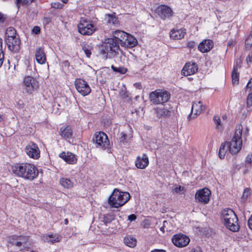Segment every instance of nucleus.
<instances>
[{"mask_svg": "<svg viewBox=\"0 0 252 252\" xmlns=\"http://www.w3.org/2000/svg\"><path fill=\"white\" fill-rule=\"evenodd\" d=\"M13 173L17 176L26 179L32 180L38 175L37 168L33 164L25 163H16L12 166Z\"/></svg>", "mask_w": 252, "mask_h": 252, "instance_id": "nucleus-1", "label": "nucleus"}, {"mask_svg": "<svg viewBox=\"0 0 252 252\" xmlns=\"http://www.w3.org/2000/svg\"><path fill=\"white\" fill-rule=\"evenodd\" d=\"M243 126L241 124L236 126L234 135L230 142H225L229 152L232 155L237 154L241 149L242 146V134Z\"/></svg>", "mask_w": 252, "mask_h": 252, "instance_id": "nucleus-2", "label": "nucleus"}, {"mask_svg": "<svg viewBox=\"0 0 252 252\" xmlns=\"http://www.w3.org/2000/svg\"><path fill=\"white\" fill-rule=\"evenodd\" d=\"M129 198L130 194L128 192L120 191L115 189L108 198V203L112 207L119 208L125 205Z\"/></svg>", "mask_w": 252, "mask_h": 252, "instance_id": "nucleus-3", "label": "nucleus"}, {"mask_svg": "<svg viewBox=\"0 0 252 252\" xmlns=\"http://www.w3.org/2000/svg\"><path fill=\"white\" fill-rule=\"evenodd\" d=\"M221 216L224 221V224L227 228L233 232L239 230L238 220L236 215L232 210L230 209H224L221 213Z\"/></svg>", "mask_w": 252, "mask_h": 252, "instance_id": "nucleus-4", "label": "nucleus"}, {"mask_svg": "<svg viewBox=\"0 0 252 252\" xmlns=\"http://www.w3.org/2000/svg\"><path fill=\"white\" fill-rule=\"evenodd\" d=\"M120 44L115 38H109L105 39L101 46L100 53L104 56V58H108V54L110 53L115 56L118 54L120 50Z\"/></svg>", "mask_w": 252, "mask_h": 252, "instance_id": "nucleus-5", "label": "nucleus"}, {"mask_svg": "<svg viewBox=\"0 0 252 252\" xmlns=\"http://www.w3.org/2000/svg\"><path fill=\"white\" fill-rule=\"evenodd\" d=\"M170 97V94L167 91L157 89L149 95L150 101L155 104H164Z\"/></svg>", "mask_w": 252, "mask_h": 252, "instance_id": "nucleus-6", "label": "nucleus"}, {"mask_svg": "<svg viewBox=\"0 0 252 252\" xmlns=\"http://www.w3.org/2000/svg\"><path fill=\"white\" fill-rule=\"evenodd\" d=\"M29 239V237L26 236L13 235L9 237L8 242L21 250L28 247Z\"/></svg>", "mask_w": 252, "mask_h": 252, "instance_id": "nucleus-7", "label": "nucleus"}, {"mask_svg": "<svg viewBox=\"0 0 252 252\" xmlns=\"http://www.w3.org/2000/svg\"><path fill=\"white\" fill-rule=\"evenodd\" d=\"M93 141L96 147L104 150L109 147V141L107 135L103 132H95Z\"/></svg>", "mask_w": 252, "mask_h": 252, "instance_id": "nucleus-8", "label": "nucleus"}, {"mask_svg": "<svg viewBox=\"0 0 252 252\" xmlns=\"http://www.w3.org/2000/svg\"><path fill=\"white\" fill-rule=\"evenodd\" d=\"M78 30L79 33L84 35H90L95 31L94 25L84 19H81L78 25Z\"/></svg>", "mask_w": 252, "mask_h": 252, "instance_id": "nucleus-9", "label": "nucleus"}, {"mask_svg": "<svg viewBox=\"0 0 252 252\" xmlns=\"http://www.w3.org/2000/svg\"><path fill=\"white\" fill-rule=\"evenodd\" d=\"M74 84L78 92L82 95H87L91 93V89L85 80L80 78L76 79Z\"/></svg>", "mask_w": 252, "mask_h": 252, "instance_id": "nucleus-10", "label": "nucleus"}, {"mask_svg": "<svg viewBox=\"0 0 252 252\" xmlns=\"http://www.w3.org/2000/svg\"><path fill=\"white\" fill-rule=\"evenodd\" d=\"M25 89L29 93H32L39 87L38 82L33 77L26 76L24 80Z\"/></svg>", "mask_w": 252, "mask_h": 252, "instance_id": "nucleus-11", "label": "nucleus"}, {"mask_svg": "<svg viewBox=\"0 0 252 252\" xmlns=\"http://www.w3.org/2000/svg\"><path fill=\"white\" fill-rule=\"evenodd\" d=\"M172 241L176 247L182 248L187 246L189 244L190 239L187 236L179 233L173 235Z\"/></svg>", "mask_w": 252, "mask_h": 252, "instance_id": "nucleus-12", "label": "nucleus"}, {"mask_svg": "<svg viewBox=\"0 0 252 252\" xmlns=\"http://www.w3.org/2000/svg\"><path fill=\"white\" fill-rule=\"evenodd\" d=\"M211 191L207 188H203L196 191L195 198L198 202L207 204L210 200Z\"/></svg>", "mask_w": 252, "mask_h": 252, "instance_id": "nucleus-13", "label": "nucleus"}, {"mask_svg": "<svg viewBox=\"0 0 252 252\" xmlns=\"http://www.w3.org/2000/svg\"><path fill=\"white\" fill-rule=\"evenodd\" d=\"M26 154L31 158L37 159L40 157V151L36 144L30 142L25 148Z\"/></svg>", "mask_w": 252, "mask_h": 252, "instance_id": "nucleus-14", "label": "nucleus"}, {"mask_svg": "<svg viewBox=\"0 0 252 252\" xmlns=\"http://www.w3.org/2000/svg\"><path fill=\"white\" fill-rule=\"evenodd\" d=\"M205 106L202 104L201 101H199L197 102H193L192 104L191 112L189 115L188 119L189 120L195 119L198 115L205 111Z\"/></svg>", "mask_w": 252, "mask_h": 252, "instance_id": "nucleus-15", "label": "nucleus"}, {"mask_svg": "<svg viewBox=\"0 0 252 252\" xmlns=\"http://www.w3.org/2000/svg\"><path fill=\"white\" fill-rule=\"evenodd\" d=\"M170 108L167 107L166 104H160L158 107L154 108L155 113L157 117L159 118H165L169 117L171 114Z\"/></svg>", "mask_w": 252, "mask_h": 252, "instance_id": "nucleus-16", "label": "nucleus"}, {"mask_svg": "<svg viewBox=\"0 0 252 252\" xmlns=\"http://www.w3.org/2000/svg\"><path fill=\"white\" fill-rule=\"evenodd\" d=\"M198 70L197 64L195 63L189 62L185 64L182 70V74L187 76L195 73Z\"/></svg>", "mask_w": 252, "mask_h": 252, "instance_id": "nucleus-17", "label": "nucleus"}, {"mask_svg": "<svg viewBox=\"0 0 252 252\" xmlns=\"http://www.w3.org/2000/svg\"><path fill=\"white\" fill-rule=\"evenodd\" d=\"M5 43L8 49L13 52H18L21 48V40L19 37H15L12 40H6Z\"/></svg>", "mask_w": 252, "mask_h": 252, "instance_id": "nucleus-18", "label": "nucleus"}, {"mask_svg": "<svg viewBox=\"0 0 252 252\" xmlns=\"http://www.w3.org/2000/svg\"><path fill=\"white\" fill-rule=\"evenodd\" d=\"M186 34V30L185 28L180 29H173L170 32V37L173 40H179L183 38Z\"/></svg>", "mask_w": 252, "mask_h": 252, "instance_id": "nucleus-19", "label": "nucleus"}, {"mask_svg": "<svg viewBox=\"0 0 252 252\" xmlns=\"http://www.w3.org/2000/svg\"><path fill=\"white\" fill-rule=\"evenodd\" d=\"M137 43V39L134 36L127 33V36L122 40L121 46L130 48L135 46Z\"/></svg>", "mask_w": 252, "mask_h": 252, "instance_id": "nucleus-20", "label": "nucleus"}, {"mask_svg": "<svg viewBox=\"0 0 252 252\" xmlns=\"http://www.w3.org/2000/svg\"><path fill=\"white\" fill-rule=\"evenodd\" d=\"M158 12L159 16L163 19L170 17L172 15L171 9L165 5H162L158 8Z\"/></svg>", "mask_w": 252, "mask_h": 252, "instance_id": "nucleus-21", "label": "nucleus"}, {"mask_svg": "<svg viewBox=\"0 0 252 252\" xmlns=\"http://www.w3.org/2000/svg\"><path fill=\"white\" fill-rule=\"evenodd\" d=\"M149 164V159L147 156L143 154L141 157L138 156L135 160V165L139 169H145Z\"/></svg>", "mask_w": 252, "mask_h": 252, "instance_id": "nucleus-22", "label": "nucleus"}, {"mask_svg": "<svg viewBox=\"0 0 252 252\" xmlns=\"http://www.w3.org/2000/svg\"><path fill=\"white\" fill-rule=\"evenodd\" d=\"M213 46L214 43L212 40L205 39L199 44L198 48L202 53H206L210 51Z\"/></svg>", "mask_w": 252, "mask_h": 252, "instance_id": "nucleus-23", "label": "nucleus"}, {"mask_svg": "<svg viewBox=\"0 0 252 252\" xmlns=\"http://www.w3.org/2000/svg\"><path fill=\"white\" fill-rule=\"evenodd\" d=\"M59 157L69 164H74L77 162L76 156L72 153L63 152L59 155Z\"/></svg>", "mask_w": 252, "mask_h": 252, "instance_id": "nucleus-24", "label": "nucleus"}, {"mask_svg": "<svg viewBox=\"0 0 252 252\" xmlns=\"http://www.w3.org/2000/svg\"><path fill=\"white\" fill-rule=\"evenodd\" d=\"M35 58L36 61L40 64H44L46 61V58L45 53L43 48L39 47L36 49Z\"/></svg>", "mask_w": 252, "mask_h": 252, "instance_id": "nucleus-25", "label": "nucleus"}, {"mask_svg": "<svg viewBox=\"0 0 252 252\" xmlns=\"http://www.w3.org/2000/svg\"><path fill=\"white\" fill-rule=\"evenodd\" d=\"M16 30L11 27L8 28L5 31L4 40H12L15 37H19Z\"/></svg>", "mask_w": 252, "mask_h": 252, "instance_id": "nucleus-26", "label": "nucleus"}, {"mask_svg": "<svg viewBox=\"0 0 252 252\" xmlns=\"http://www.w3.org/2000/svg\"><path fill=\"white\" fill-rule=\"evenodd\" d=\"M113 38H115L119 44L122 45V40H124L126 36H127V33L121 30H116L113 32Z\"/></svg>", "mask_w": 252, "mask_h": 252, "instance_id": "nucleus-27", "label": "nucleus"}, {"mask_svg": "<svg viewBox=\"0 0 252 252\" xmlns=\"http://www.w3.org/2000/svg\"><path fill=\"white\" fill-rule=\"evenodd\" d=\"M60 135L64 138H70L72 137V131L69 126L62 127L60 128Z\"/></svg>", "mask_w": 252, "mask_h": 252, "instance_id": "nucleus-28", "label": "nucleus"}, {"mask_svg": "<svg viewBox=\"0 0 252 252\" xmlns=\"http://www.w3.org/2000/svg\"><path fill=\"white\" fill-rule=\"evenodd\" d=\"M240 68V65L238 66V62H237L236 64L233 67L231 74L232 82L233 84H238L239 83V73L238 72V70Z\"/></svg>", "mask_w": 252, "mask_h": 252, "instance_id": "nucleus-29", "label": "nucleus"}, {"mask_svg": "<svg viewBox=\"0 0 252 252\" xmlns=\"http://www.w3.org/2000/svg\"><path fill=\"white\" fill-rule=\"evenodd\" d=\"M43 238L45 241L53 244L60 242L61 240L62 236L57 234H51L46 235Z\"/></svg>", "mask_w": 252, "mask_h": 252, "instance_id": "nucleus-30", "label": "nucleus"}, {"mask_svg": "<svg viewBox=\"0 0 252 252\" xmlns=\"http://www.w3.org/2000/svg\"><path fill=\"white\" fill-rule=\"evenodd\" d=\"M105 19L107 23L109 24L110 26H116L119 24V20L115 15V13L113 14H106Z\"/></svg>", "mask_w": 252, "mask_h": 252, "instance_id": "nucleus-31", "label": "nucleus"}, {"mask_svg": "<svg viewBox=\"0 0 252 252\" xmlns=\"http://www.w3.org/2000/svg\"><path fill=\"white\" fill-rule=\"evenodd\" d=\"M60 185L64 188L69 189L73 187V182L70 179L61 178L60 180Z\"/></svg>", "mask_w": 252, "mask_h": 252, "instance_id": "nucleus-32", "label": "nucleus"}, {"mask_svg": "<svg viewBox=\"0 0 252 252\" xmlns=\"http://www.w3.org/2000/svg\"><path fill=\"white\" fill-rule=\"evenodd\" d=\"M124 241L126 246L130 248H134L136 245V240L131 236L126 237Z\"/></svg>", "mask_w": 252, "mask_h": 252, "instance_id": "nucleus-33", "label": "nucleus"}, {"mask_svg": "<svg viewBox=\"0 0 252 252\" xmlns=\"http://www.w3.org/2000/svg\"><path fill=\"white\" fill-rule=\"evenodd\" d=\"M213 121L216 126V128L219 130H222L223 126L220 117L218 115H215L213 117Z\"/></svg>", "mask_w": 252, "mask_h": 252, "instance_id": "nucleus-34", "label": "nucleus"}, {"mask_svg": "<svg viewBox=\"0 0 252 252\" xmlns=\"http://www.w3.org/2000/svg\"><path fill=\"white\" fill-rule=\"evenodd\" d=\"M227 149L225 143L221 144L219 152V156L220 159L224 158Z\"/></svg>", "mask_w": 252, "mask_h": 252, "instance_id": "nucleus-35", "label": "nucleus"}, {"mask_svg": "<svg viewBox=\"0 0 252 252\" xmlns=\"http://www.w3.org/2000/svg\"><path fill=\"white\" fill-rule=\"evenodd\" d=\"M82 50L85 52L86 56L90 58L92 53L91 50L93 49V46L91 44H84L82 46Z\"/></svg>", "mask_w": 252, "mask_h": 252, "instance_id": "nucleus-36", "label": "nucleus"}, {"mask_svg": "<svg viewBox=\"0 0 252 252\" xmlns=\"http://www.w3.org/2000/svg\"><path fill=\"white\" fill-rule=\"evenodd\" d=\"M111 67L114 72H117L120 74H125L127 72V69L124 67H117L114 65H112Z\"/></svg>", "mask_w": 252, "mask_h": 252, "instance_id": "nucleus-37", "label": "nucleus"}, {"mask_svg": "<svg viewBox=\"0 0 252 252\" xmlns=\"http://www.w3.org/2000/svg\"><path fill=\"white\" fill-rule=\"evenodd\" d=\"M251 194V189L250 188H246L244 189L243 195L241 197V201L245 202L248 197L250 196Z\"/></svg>", "mask_w": 252, "mask_h": 252, "instance_id": "nucleus-38", "label": "nucleus"}, {"mask_svg": "<svg viewBox=\"0 0 252 252\" xmlns=\"http://www.w3.org/2000/svg\"><path fill=\"white\" fill-rule=\"evenodd\" d=\"M245 166L247 168H251L252 167V154H249L245 159Z\"/></svg>", "mask_w": 252, "mask_h": 252, "instance_id": "nucleus-39", "label": "nucleus"}, {"mask_svg": "<svg viewBox=\"0 0 252 252\" xmlns=\"http://www.w3.org/2000/svg\"><path fill=\"white\" fill-rule=\"evenodd\" d=\"M252 47V33L245 40V47L247 50Z\"/></svg>", "mask_w": 252, "mask_h": 252, "instance_id": "nucleus-40", "label": "nucleus"}, {"mask_svg": "<svg viewBox=\"0 0 252 252\" xmlns=\"http://www.w3.org/2000/svg\"><path fill=\"white\" fill-rule=\"evenodd\" d=\"M33 1V0H16V4L17 7L19 8L20 4L23 5H28L32 3Z\"/></svg>", "mask_w": 252, "mask_h": 252, "instance_id": "nucleus-41", "label": "nucleus"}, {"mask_svg": "<svg viewBox=\"0 0 252 252\" xmlns=\"http://www.w3.org/2000/svg\"><path fill=\"white\" fill-rule=\"evenodd\" d=\"M2 48V40L1 38H0V67L1 66L4 59V54Z\"/></svg>", "mask_w": 252, "mask_h": 252, "instance_id": "nucleus-42", "label": "nucleus"}, {"mask_svg": "<svg viewBox=\"0 0 252 252\" xmlns=\"http://www.w3.org/2000/svg\"><path fill=\"white\" fill-rule=\"evenodd\" d=\"M52 8L55 9H62L63 7V4L60 2H54L51 3Z\"/></svg>", "mask_w": 252, "mask_h": 252, "instance_id": "nucleus-43", "label": "nucleus"}, {"mask_svg": "<svg viewBox=\"0 0 252 252\" xmlns=\"http://www.w3.org/2000/svg\"><path fill=\"white\" fill-rule=\"evenodd\" d=\"M184 190V187L181 186H176L173 189L172 191L173 192L178 193Z\"/></svg>", "mask_w": 252, "mask_h": 252, "instance_id": "nucleus-44", "label": "nucleus"}, {"mask_svg": "<svg viewBox=\"0 0 252 252\" xmlns=\"http://www.w3.org/2000/svg\"><path fill=\"white\" fill-rule=\"evenodd\" d=\"M247 105L248 107H250L252 105V92L248 96Z\"/></svg>", "mask_w": 252, "mask_h": 252, "instance_id": "nucleus-45", "label": "nucleus"}, {"mask_svg": "<svg viewBox=\"0 0 252 252\" xmlns=\"http://www.w3.org/2000/svg\"><path fill=\"white\" fill-rule=\"evenodd\" d=\"M246 61L248 64L252 63V51H251L248 55L246 58Z\"/></svg>", "mask_w": 252, "mask_h": 252, "instance_id": "nucleus-46", "label": "nucleus"}, {"mask_svg": "<svg viewBox=\"0 0 252 252\" xmlns=\"http://www.w3.org/2000/svg\"><path fill=\"white\" fill-rule=\"evenodd\" d=\"M126 135L124 132H122L121 133V138H120V142L125 143V140L126 139Z\"/></svg>", "mask_w": 252, "mask_h": 252, "instance_id": "nucleus-47", "label": "nucleus"}, {"mask_svg": "<svg viewBox=\"0 0 252 252\" xmlns=\"http://www.w3.org/2000/svg\"><path fill=\"white\" fill-rule=\"evenodd\" d=\"M196 44H195V43L194 41H189L188 43V45L187 46L189 48H193L195 46Z\"/></svg>", "mask_w": 252, "mask_h": 252, "instance_id": "nucleus-48", "label": "nucleus"}, {"mask_svg": "<svg viewBox=\"0 0 252 252\" xmlns=\"http://www.w3.org/2000/svg\"><path fill=\"white\" fill-rule=\"evenodd\" d=\"M40 32V29L38 26H35L32 29V32L35 34L39 33Z\"/></svg>", "mask_w": 252, "mask_h": 252, "instance_id": "nucleus-49", "label": "nucleus"}, {"mask_svg": "<svg viewBox=\"0 0 252 252\" xmlns=\"http://www.w3.org/2000/svg\"><path fill=\"white\" fill-rule=\"evenodd\" d=\"M128 219L131 221H133L136 219V216L134 214L130 215L128 217Z\"/></svg>", "mask_w": 252, "mask_h": 252, "instance_id": "nucleus-50", "label": "nucleus"}, {"mask_svg": "<svg viewBox=\"0 0 252 252\" xmlns=\"http://www.w3.org/2000/svg\"><path fill=\"white\" fill-rule=\"evenodd\" d=\"M6 18V16L0 12V22L3 23Z\"/></svg>", "mask_w": 252, "mask_h": 252, "instance_id": "nucleus-51", "label": "nucleus"}, {"mask_svg": "<svg viewBox=\"0 0 252 252\" xmlns=\"http://www.w3.org/2000/svg\"><path fill=\"white\" fill-rule=\"evenodd\" d=\"M248 89H252V78L250 79L246 86V90Z\"/></svg>", "mask_w": 252, "mask_h": 252, "instance_id": "nucleus-52", "label": "nucleus"}, {"mask_svg": "<svg viewBox=\"0 0 252 252\" xmlns=\"http://www.w3.org/2000/svg\"><path fill=\"white\" fill-rule=\"evenodd\" d=\"M248 225L251 229L252 230V216L248 220Z\"/></svg>", "mask_w": 252, "mask_h": 252, "instance_id": "nucleus-53", "label": "nucleus"}, {"mask_svg": "<svg viewBox=\"0 0 252 252\" xmlns=\"http://www.w3.org/2000/svg\"><path fill=\"white\" fill-rule=\"evenodd\" d=\"M189 252H202L200 248H197L196 249H192Z\"/></svg>", "mask_w": 252, "mask_h": 252, "instance_id": "nucleus-54", "label": "nucleus"}, {"mask_svg": "<svg viewBox=\"0 0 252 252\" xmlns=\"http://www.w3.org/2000/svg\"><path fill=\"white\" fill-rule=\"evenodd\" d=\"M134 86L135 87L138 89H142V85L139 83H136L134 84Z\"/></svg>", "mask_w": 252, "mask_h": 252, "instance_id": "nucleus-55", "label": "nucleus"}, {"mask_svg": "<svg viewBox=\"0 0 252 252\" xmlns=\"http://www.w3.org/2000/svg\"><path fill=\"white\" fill-rule=\"evenodd\" d=\"M111 219H108L107 217H105L104 219V222L105 223H110Z\"/></svg>", "mask_w": 252, "mask_h": 252, "instance_id": "nucleus-56", "label": "nucleus"}, {"mask_svg": "<svg viewBox=\"0 0 252 252\" xmlns=\"http://www.w3.org/2000/svg\"><path fill=\"white\" fill-rule=\"evenodd\" d=\"M151 252H166V251L163 250L155 249L152 251Z\"/></svg>", "mask_w": 252, "mask_h": 252, "instance_id": "nucleus-57", "label": "nucleus"}, {"mask_svg": "<svg viewBox=\"0 0 252 252\" xmlns=\"http://www.w3.org/2000/svg\"><path fill=\"white\" fill-rule=\"evenodd\" d=\"M234 44V41L232 39L230 40L227 43V46L230 47L231 45Z\"/></svg>", "mask_w": 252, "mask_h": 252, "instance_id": "nucleus-58", "label": "nucleus"}, {"mask_svg": "<svg viewBox=\"0 0 252 252\" xmlns=\"http://www.w3.org/2000/svg\"><path fill=\"white\" fill-rule=\"evenodd\" d=\"M17 105H18V107L20 108H23L24 107V103H21L20 101L18 102Z\"/></svg>", "mask_w": 252, "mask_h": 252, "instance_id": "nucleus-59", "label": "nucleus"}, {"mask_svg": "<svg viewBox=\"0 0 252 252\" xmlns=\"http://www.w3.org/2000/svg\"><path fill=\"white\" fill-rule=\"evenodd\" d=\"M237 62H238V66H239V65L241 66V62H242L241 60H237L236 62V63H237Z\"/></svg>", "mask_w": 252, "mask_h": 252, "instance_id": "nucleus-60", "label": "nucleus"}, {"mask_svg": "<svg viewBox=\"0 0 252 252\" xmlns=\"http://www.w3.org/2000/svg\"><path fill=\"white\" fill-rule=\"evenodd\" d=\"M68 222V220L67 219H65L64 220V224H67Z\"/></svg>", "mask_w": 252, "mask_h": 252, "instance_id": "nucleus-61", "label": "nucleus"}, {"mask_svg": "<svg viewBox=\"0 0 252 252\" xmlns=\"http://www.w3.org/2000/svg\"><path fill=\"white\" fill-rule=\"evenodd\" d=\"M63 3H66L68 0H61Z\"/></svg>", "mask_w": 252, "mask_h": 252, "instance_id": "nucleus-62", "label": "nucleus"}, {"mask_svg": "<svg viewBox=\"0 0 252 252\" xmlns=\"http://www.w3.org/2000/svg\"><path fill=\"white\" fill-rule=\"evenodd\" d=\"M248 132H249V129L248 128H247L246 130H245V134H246V135H247Z\"/></svg>", "mask_w": 252, "mask_h": 252, "instance_id": "nucleus-63", "label": "nucleus"}, {"mask_svg": "<svg viewBox=\"0 0 252 252\" xmlns=\"http://www.w3.org/2000/svg\"><path fill=\"white\" fill-rule=\"evenodd\" d=\"M160 230H161V231H162L163 232H164V227H163V226L161 227L160 228Z\"/></svg>", "mask_w": 252, "mask_h": 252, "instance_id": "nucleus-64", "label": "nucleus"}]
</instances>
